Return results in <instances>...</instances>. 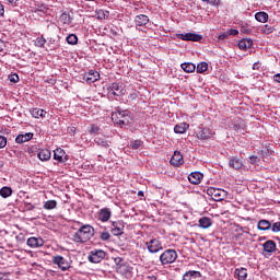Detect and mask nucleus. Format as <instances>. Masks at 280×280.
Listing matches in <instances>:
<instances>
[{
  "label": "nucleus",
  "mask_w": 280,
  "mask_h": 280,
  "mask_svg": "<svg viewBox=\"0 0 280 280\" xmlns=\"http://www.w3.org/2000/svg\"><path fill=\"white\" fill-rule=\"evenodd\" d=\"M93 235H95V229L90 224H85L72 234V241H74L75 244H84L89 242Z\"/></svg>",
  "instance_id": "f257e3e1"
},
{
  "label": "nucleus",
  "mask_w": 280,
  "mask_h": 280,
  "mask_svg": "<svg viewBox=\"0 0 280 280\" xmlns=\"http://www.w3.org/2000/svg\"><path fill=\"white\" fill-rule=\"evenodd\" d=\"M112 119L114 124L124 128V126H129L132 122V114L128 109H121L119 107L112 114Z\"/></svg>",
  "instance_id": "f03ea898"
},
{
  "label": "nucleus",
  "mask_w": 280,
  "mask_h": 280,
  "mask_svg": "<svg viewBox=\"0 0 280 280\" xmlns=\"http://www.w3.org/2000/svg\"><path fill=\"white\" fill-rule=\"evenodd\" d=\"M207 195L210 196L214 202H220L229 196V192L222 188L209 187L207 189Z\"/></svg>",
  "instance_id": "7ed1b4c3"
},
{
  "label": "nucleus",
  "mask_w": 280,
  "mask_h": 280,
  "mask_svg": "<svg viewBox=\"0 0 280 280\" xmlns=\"http://www.w3.org/2000/svg\"><path fill=\"white\" fill-rule=\"evenodd\" d=\"M178 259V253L175 249H166L160 255V261L162 266H167L168 264H174Z\"/></svg>",
  "instance_id": "20e7f679"
},
{
  "label": "nucleus",
  "mask_w": 280,
  "mask_h": 280,
  "mask_svg": "<svg viewBox=\"0 0 280 280\" xmlns=\"http://www.w3.org/2000/svg\"><path fill=\"white\" fill-rule=\"evenodd\" d=\"M106 257V252L103 249H92L89 253L88 259L91 264H100Z\"/></svg>",
  "instance_id": "39448f33"
},
{
  "label": "nucleus",
  "mask_w": 280,
  "mask_h": 280,
  "mask_svg": "<svg viewBox=\"0 0 280 280\" xmlns=\"http://www.w3.org/2000/svg\"><path fill=\"white\" fill-rule=\"evenodd\" d=\"M52 264H55V266H58V268H60V270L62 272H67V270H69V268H71V264L68 262L67 258H65L62 256H54Z\"/></svg>",
  "instance_id": "423d86ee"
},
{
  "label": "nucleus",
  "mask_w": 280,
  "mask_h": 280,
  "mask_svg": "<svg viewBox=\"0 0 280 280\" xmlns=\"http://www.w3.org/2000/svg\"><path fill=\"white\" fill-rule=\"evenodd\" d=\"M109 95H116L117 97H121V95H126V88L122 83H113L108 88Z\"/></svg>",
  "instance_id": "0eeeda50"
},
{
  "label": "nucleus",
  "mask_w": 280,
  "mask_h": 280,
  "mask_svg": "<svg viewBox=\"0 0 280 280\" xmlns=\"http://www.w3.org/2000/svg\"><path fill=\"white\" fill-rule=\"evenodd\" d=\"M145 246L149 250V253L151 254H156L160 250H163V244L161 243V241L153 238L149 242L145 243Z\"/></svg>",
  "instance_id": "6e6552de"
},
{
  "label": "nucleus",
  "mask_w": 280,
  "mask_h": 280,
  "mask_svg": "<svg viewBox=\"0 0 280 280\" xmlns=\"http://www.w3.org/2000/svg\"><path fill=\"white\" fill-rule=\"evenodd\" d=\"M26 245L28 248H43V246H45V240L40 236H31L27 238Z\"/></svg>",
  "instance_id": "1a4fd4ad"
},
{
  "label": "nucleus",
  "mask_w": 280,
  "mask_h": 280,
  "mask_svg": "<svg viewBox=\"0 0 280 280\" xmlns=\"http://www.w3.org/2000/svg\"><path fill=\"white\" fill-rule=\"evenodd\" d=\"M179 40H191L192 43H200L202 35L196 33H180L177 34Z\"/></svg>",
  "instance_id": "9d476101"
},
{
  "label": "nucleus",
  "mask_w": 280,
  "mask_h": 280,
  "mask_svg": "<svg viewBox=\"0 0 280 280\" xmlns=\"http://www.w3.org/2000/svg\"><path fill=\"white\" fill-rule=\"evenodd\" d=\"M212 136H213V131H211L209 128H199L196 131V137L200 141H205L207 139H211Z\"/></svg>",
  "instance_id": "9b49d317"
},
{
  "label": "nucleus",
  "mask_w": 280,
  "mask_h": 280,
  "mask_svg": "<svg viewBox=\"0 0 280 280\" xmlns=\"http://www.w3.org/2000/svg\"><path fill=\"white\" fill-rule=\"evenodd\" d=\"M170 163L171 165H174V167H180V165L185 163V160L183 159V153H180V151H175L171 158Z\"/></svg>",
  "instance_id": "f8f14e48"
},
{
  "label": "nucleus",
  "mask_w": 280,
  "mask_h": 280,
  "mask_svg": "<svg viewBox=\"0 0 280 280\" xmlns=\"http://www.w3.org/2000/svg\"><path fill=\"white\" fill-rule=\"evenodd\" d=\"M124 221H113L112 222V234L115 236L124 235Z\"/></svg>",
  "instance_id": "ddd939ff"
},
{
  "label": "nucleus",
  "mask_w": 280,
  "mask_h": 280,
  "mask_svg": "<svg viewBox=\"0 0 280 280\" xmlns=\"http://www.w3.org/2000/svg\"><path fill=\"white\" fill-rule=\"evenodd\" d=\"M202 178H205V175L200 172H192L188 175V180L191 185H200V183H202Z\"/></svg>",
  "instance_id": "4468645a"
},
{
  "label": "nucleus",
  "mask_w": 280,
  "mask_h": 280,
  "mask_svg": "<svg viewBox=\"0 0 280 280\" xmlns=\"http://www.w3.org/2000/svg\"><path fill=\"white\" fill-rule=\"evenodd\" d=\"M113 215V211L109 208H103L98 212V220L101 222H108Z\"/></svg>",
  "instance_id": "2eb2a0df"
},
{
  "label": "nucleus",
  "mask_w": 280,
  "mask_h": 280,
  "mask_svg": "<svg viewBox=\"0 0 280 280\" xmlns=\"http://www.w3.org/2000/svg\"><path fill=\"white\" fill-rule=\"evenodd\" d=\"M85 82H89V84H93V82H97L100 80V72L95 70H90L89 73L84 75Z\"/></svg>",
  "instance_id": "dca6fc26"
},
{
  "label": "nucleus",
  "mask_w": 280,
  "mask_h": 280,
  "mask_svg": "<svg viewBox=\"0 0 280 280\" xmlns=\"http://www.w3.org/2000/svg\"><path fill=\"white\" fill-rule=\"evenodd\" d=\"M262 248L265 253L272 255V253L277 250V243H275L272 240H269L262 244Z\"/></svg>",
  "instance_id": "f3484780"
},
{
  "label": "nucleus",
  "mask_w": 280,
  "mask_h": 280,
  "mask_svg": "<svg viewBox=\"0 0 280 280\" xmlns=\"http://www.w3.org/2000/svg\"><path fill=\"white\" fill-rule=\"evenodd\" d=\"M150 23V18L145 14H139L135 18V25L137 27H143V25H148Z\"/></svg>",
  "instance_id": "a211bd4d"
},
{
  "label": "nucleus",
  "mask_w": 280,
  "mask_h": 280,
  "mask_svg": "<svg viewBox=\"0 0 280 280\" xmlns=\"http://www.w3.org/2000/svg\"><path fill=\"white\" fill-rule=\"evenodd\" d=\"M54 159L55 161H58L59 163H66L67 162V153L62 149H56L54 151Z\"/></svg>",
  "instance_id": "6ab92c4d"
},
{
  "label": "nucleus",
  "mask_w": 280,
  "mask_h": 280,
  "mask_svg": "<svg viewBox=\"0 0 280 280\" xmlns=\"http://www.w3.org/2000/svg\"><path fill=\"white\" fill-rule=\"evenodd\" d=\"M200 277H202L200 271L190 270L184 273L183 280H200Z\"/></svg>",
  "instance_id": "aec40b11"
},
{
  "label": "nucleus",
  "mask_w": 280,
  "mask_h": 280,
  "mask_svg": "<svg viewBox=\"0 0 280 280\" xmlns=\"http://www.w3.org/2000/svg\"><path fill=\"white\" fill-rule=\"evenodd\" d=\"M34 139V133L32 132H26V133H21L15 138V142L18 143H27V141H32Z\"/></svg>",
  "instance_id": "412c9836"
},
{
  "label": "nucleus",
  "mask_w": 280,
  "mask_h": 280,
  "mask_svg": "<svg viewBox=\"0 0 280 280\" xmlns=\"http://www.w3.org/2000/svg\"><path fill=\"white\" fill-rule=\"evenodd\" d=\"M229 166L232 167V170H242L244 162L240 158H232L229 162Z\"/></svg>",
  "instance_id": "4be33fe9"
},
{
  "label": "nucleus",
  "mask_w": 280,
  "mask_h": 280,
  "mask_svg": "<svg viewBox=\"0 0 280 280\" xmlns=\"http://www.w3.org/2000/svg\"><path fill=\"white\" fill-rule=\"evenodd\" d=\"M187 130H189V124H187V122H180L174 127V132L176 135H185V132H187Z\"/></svg>",
  "instance_id": "5701e85b"
},
{
  "label": "nucleus",
  "mask_w": 280,
  "mask_h": 280,
  "mask_svg": "<svg viewBox=\"0 0 280 280\" xmlns=\"http://www.w3.org/2000/svg\"><path fill=\"white\" fill-rule=\"evenodd\" d=\"M212 224H213V222L211 221V218H209V217H202L198 221V226L200 229H211Z\"/></svg>",
  "instance_id": "b1692460"
},
{
  "label": "nucleus",
  "mask_w": 280,
  "mask_h": 280,
  "mask_svg": "<svg viewBox=\"0 0 280 280\" xmlns=\"http://www.w3.org/2000/svg\"><path fill=\"white\" fill-rule=\"evenodd\" d=\"M257 229L258 231H270V229H272V223L266 219H262L258 221Z\"/></svg>",
  "instance_id": "393cba45"
},
{
  "label": "nucleus",
  "mask_w": 280,
  "mask_h": 280,
  "mask_svg": "<svg viewBox=\"0 0 280 280\" xmlns=\"http://www.w3.org/2000/svg\"><path fill=\"white\" fill-rule=\"evenodd\" d=\"M253 47V39L250 38H243L238 42V49L245 51V49H250Z\"/></svg>",
  "instance_id": "a878e982"
},
{
  "label": "nucleus",
  "mask_w": 280,
  "mask_h": 280,
  "mask_svg": "<svg viewBox=\"0 0 280 280\" xmlns=\"http://www.w3.org/2000/svg\"><path fill=\"white\" fill-rule=\"evenodd\" d=\"M31 115L35 119H40V117L43 118L47 115V112L45 109H40V108H33V109H31Z\"/></svg>",
  "instance_id": "bb28decb"
},
{
  "label": "nucleus",
  "mask_w": 280,
  "mask_h": 280,
  "mask_svg": "<svg viewBox=\"0 0 280 280\" xmlns=\"http://www.w3.org/2000/svg\"><path fill=\"white\" fill-rule=\"evenodd\" d=\"M38 159L39 161H49L51 159V151L48 149H43L38 152Z\"/></svg>",
  "instance_id": "cd10ccee"
},
{
  "label": "nucleus",
  "mask_w": 280,
  "mask_h": 280,
  "mask_svg": "<svg viewBox=\"0 0 280 280\" xmlns=\"http://www.w3.org/2000/svg\"><path fill=\"white\" fill-rule=\"evenodd\" d=\"M180 67L185 73H194V71H196V65L191 62H184L180 65Z\"/></svg>",
  "instance_id": "c85d7f7f"
},
{
  "label": "nucleus",
  "mask_w": 280,
  "mask_h": 280,
  "mask_svg": "<svg viewBox=\"0 0 280 280\" xmlns=\"http://www.w3.org/2000/svg\"><path fill=\"white\" fill-rule=\"evenodd\" d=\"M255 19L258 21V23H268V13L264 11L257 12L255 14Z\"/></svg>",
  "instance_id": "c756f323"
},
{
  "label": "nucleus",
  "mask_w": 280,
  "mask_h": 280,
  "mask_svg": "<svg viewBox=\"0 0 280 280\" xmlns=\"http://www.w3.org/2000/svg\"><path fill=\"white\" fill-rule=\"evenodd\" d=\"M95 144L96 145H101L102 148H109L110 147V142L106 139H104L103 137H96L94 139Z\"/></svg>",
  "instance_id": "7c9ffc66"
},
{
  "label": "nucleus",
  "mask_w": 280,
  "mask_h": 280,
  "mask_svg": "<svg viewBox=\"0 0 280 280\" xmlns=\"http://www.w3.org/2000/svg\"><path fill=\"white\" fill-rule=\"evenodd\" d=\"M234 275H236L240 280H245L246 277H248V272H247L246 268L235 269Z\"/></svg>",
  "instance_id": "2f4dec72"
},
{
  "label": "nucleus",
  "mask_w": 280,
  "mask_h": 280,
  "mask_svg": "<svg viewBox=\"0 0 280 280\" xmlns=\"http://www.w3.org/2000/svg\"><path fill=\"white\" fill-rule=\"evenodd\" d=\"M0 196L2 198H10L12 196V188L4 186L0 189Z\"/></svg>",
  "instance_id": "473e14b6"
},
{
  "label": "nucleus",
  "mask_w": 280,
  "mask_h": 280,
  "mask_svg": "<svg viewBox=\"0 0 280 280\" xmlns=\"http://www.w3.org/2000/svg\"><path fill=\"white\" fill-rule=\"evenodd\" d=\"M58 207V202L56 200H48L44 203V209L47 211H51V209H56Z\"/></svg>",
  "instance_id": "72a5a7b5"
},
{
  "label": "nucleus",
  "mask_w": 280,
  "mask_h": 280,
  "mask_svg": "<svg viewBox=\"0 0 280 280\" xmlns=\"http://www.w3.org/2000/svg\"><path fill=\"white\" fill-rule=\"evenodd\" d=\"M68 45H78V35L75 34H70L66 38Z\"/></svg>",
  "instance_id": "f704fd0d"
},
{
  "label": "nucleus",
  "mask_w": 280,
  "mask_h": 280,
  "mask_svg": "<svg viewBox=\"0 0 280 280\" xmlns=\"http://www.w3.org/2000/svg\"><path fill=\"white\" fill-rule=\"evenodd\" d=\"M207 69H209V63H207L205 61L197 65V73H205V71H207Z\"/></svg>",
  "instance_id": "c9c22d12"
},
{
  "label": "nucleus",
  "mask_w": 280,
  "mask_h": 280,
  "mask_svg": "<svg viewBox=\"0 0 280 280\" xmlns=\"http://www.w3.org/2000/svg\"><path fill=\"white\" fill-rule=\"evenodd\" d=\"M47 43V39L45 37H37L35 40V46L36 47H45V44Z\"/></svg>",
  "instance_id": "e433bc0d"
},
{
  "label": "nucleus",
  "mask_w": 280,
  "mask_h": 280,
  "mask_svg": "<svg viewBox=\"0 0 280 280\" xmlns=\"http://www.w3.org/2000/svg\"><path fill=\"white\" fill-rule=\"evenodd\" d=\"M143 145V141L141 140H135L131 144L132 150H139Z\"/></svg>",
  "instance_id": "4c0bfd02"
},
{
  "label": "nucleus",
  "mask_w": 280,
  "mask_h": 280,
  "mask_svg": "<svg viewBox=\"0 0 280 280\" xmlns=\"http://www.w3.org/2000/svg\"><path fill=\"white\" fill-rule=\"evenodd\" d=\"M8 145V138L0 136V150H3Z\"/></svg>",
  "instance_id": "58836bf2"
},
{
  "label": "nucleus",
  "mask_w": 280,
  "mask_h": 280,
  "mask_svg": "<svg viewBox=\"0 0 280 280\" xmlns=\"http://www.w3.org/2000/svg\"><path fill=\"white\" fill-rule=\"evenodd\" d=\"M271 231H272V233H279L280 232V221L271 224Z\"/></svg>",
  "instance_id": "ea45409f"
},
{
  "label": "nucleus",
  "mask_w": 280,
  "mask_h": 280,
  "mask_svg": "<svg viewBox=\"0 0 280 280\" xmlns=\"http://www.w3.org/2000/svg\"><path fill=\"white\" fill-rule=\"evenodd\" d=\"M101 240H102L103 242H106V241L110 240V233H108V232H102V233H101Z\"/></svg>",
  "instance_id": "a19ab883"
},
{
  "label": "nucleus",
  "mask_w": 280,
  "mask_h": 280,
  "mask_svg": "<svg viewBox=\"0 0 280 280\" xmlns=\"http://www.w3.org/2000/svg\"><path fill=\"white\" fill-rule=\"evenodd\" d=\"M90 132H91V135H100V127L92 125Z\"/></svg>",
  "instance_id": "79ce46f5"
},
{
  "label": "nucleus",
  "mask_w": 280,
  "mask_h": 280,
  "mask_svg": "<svg viewBox=\"0 0 280 280\" xmlns=\"http://www.w3.org/2000/svg\"><path fill=\"white\" fill-rule=\"evenodd\" d=\"M9 80H10V82H13L14 84H16V82H19V74L13 73V74L9 75Z\"/></svg>",
  "instance_id": "37998d69"
},
{
  "label": "nucleus",
  "mask_w": 280,
  "mask_h": 280,
  "mask_svg": "<svg viewBox=\"0 0 280 280\" xmlns=\"http://www.w3.org/2000/svg\"><path fill=\"white\" fill-rule=\"evenodd\" d=\"M262 32H264V34H272L273 28L271 26H268V24H267L262 27Z\"/></svg>",
  "instance_id": "c03bdc74"
},
{
  "label": "nucleus",
  "mask_w": 280,
  "mask_h": 280,
  "mask_svg": "<svg viewBox=\"0 0 280 280\" xmlns=\"http://www.w3.org/2000/svg\"><path fill=\"white\" fill-rule=\"evenodd\" d=\"M237 34H240V31H237L236 28H230L228 31V36H237Z\"/></svg>",
  "instance_id": "a18cd8bd"
},
{
  "label": "nucleus",
  "mask_w": 280,
  "mask_h": 280,
  "mask_svg": "<svg viewBox=\"0 0 280 280\" xmlns=\"http://www.w3.org/2000/svg\"><path fill=\"white\" fill-rule=\"evenodd\" d=\"M106 16H108V11H98V19H106Z\"/></svg>",
  "instance_id": "49530a36"
},
{
  "label": "nucleus",
  "mask_w": 280,
  "mask_h": 280,
  "mask_svg": "<svg viewBox=\"0 0 280 280\" xmlns=\"http://www.w3.org/2000/svg\"><path fill=\"white\" fill-rule=\"evenodd\" d=\"M219 40H226L229 38V32H224L218 36Z\"/></svg>",
  "instance_id": "de8ad7c7"
},
{
  "label": "nucleus",
  "mask_w": 280,
  "mask_h": 280,
  "mask_svg": "<svg viewBox=\"0 0 280 280\" xmlns=\"http://www.w3.org/2000/svg\"><path fill=\"white\" fill-rule=\"evenodd\" d=\"M137 97H139V94H137V92H133V93H131V94L129 95V100H131V101L137 100Z\"/></svg>",
  "instance_id": "09e8293b"
},
{
  "label": "nucleus",
  "mask_w": 280,
  "mask_h": 280,
  "mask_svg": "<svg viewBox=\"0 0 280 280\" xmlns=\"http://www.w3.org/2000/svg\"><path fill=\"white\" fill-rule=\"evenodd\" d=\"M3 49H5V42L0 39V51H3Z\"/></svg>",
  "instance_id": "8fccbe9b"
},
{
  "label": "nucleus",
  "mask_w": 280,
  "mask_h": 280,
  "mask_svg": "<svg viewBox=\"0 0 280 280\" xmlns=\"http://www.w3.org/2000/svg\"><path fill=\"white\" fill-rule=\"evenodd\" d=\"M144 280H156V276H154V275L147 276V277H144Z\"/></svg>",
  "instance_id": "3c124183"
},
{
  "label": "nucleus",
  "mask_w": 280,
  "mask_h": 280,
  "mask_svg": "<svg viewBox=\"0 0 280 280\" xmlns=\"http://www.w3.org/2000/svg\"><path fill=\"white\" fill-rule=\"evenodd\" d=\"M5 13V9L3 8V4H0V16H3Z\"/></svg>",
  "instance_id": "603ef678"
},
{
  "label": "nucleus",
  "mask_w": 280,
  "mask_h": 280,
  "mask_svg": "<svg viewBox=\"0 0 280 280\" xmlns=\"http://www.w3.org/2000/svg\"><path fill=\"white\" fill-rule=\"evenodd\" d=\"M273 80L280 84V73L273 75Z\"/></svg>",
  "instance_id": "864d4df0"
},
{
  "label": "nucleus",
  "mask_w": 280,
  "mask_h": 280,
  "mask_svg": "<svg viewBox=\"0 0 280 280\" xmlns=\"http://www.w3.org/2000/svg\"><path fill=\"white\" fill-rule=\"evenodd\" d=\"M138 196H139V198H143V196H145V194L143 192V190H139Z\"/></svg>",
  "instance_id": "5fc2aeb1"
},
{
  "label": "nucleus",
  "mask_w": 280,
  "mask_h": 280,
  "mask_svg": "<svg viewBox=\"0 0 280 280\" xmlns=\"http://www.w3.org/2000/svg\"><path fill=\"white\" fill-rule=\"evenodd\" d=\"M253 69H254V70L259 69V62H255V63L253 65Z\"/></svg>",
  "instance_id": "6e6d98bb"
},
{
  "label": "nucleus",
  "mask_w": 280,
  "mask_h": 280,
  "mask_svg": "<svg viewBox=\"0 0 280 280\" xmlns=\"http://www.w3.org/2000/svg\"><path fill=\"white\" fill-rule=\"evenodd\" d=\"M119 270H125L126 271V270H128V267L126 265H122V266L119 267Z\"/></svg>",
  "instance_id": "4d7b16f0"
},
{
  "label": "nucleus",
  "mask_w": 280,
  "mask_h": 280,
  "mask_svg": "<svg viewBox=\"0 0 280 280\" xmlns=\"http://www.w3.org/2000/svg\"><path fill=\"white\" fill-rule=\"evenodd\" d=\"M28 209L30 211H32V209H34V206L32 203H28Z\"/></svg>",
  "instance_id": "13d9d810"
},
{
  "label": "nucleus",
  "mask_w": 280,
  "mask_h": 280,
  "mask_svg": "<svg viewBox=\"0 0 280 280\" xmlns=\"http://www.w3.org/2000/svg\"><path fill=\"white\" fill-rule=\"evenodd\" d=\"M0 280H5V277L3 276V273H0Z\"/></svg>",
  "instance_id": "bf43d9fd"
},
{
  "label": "nucleus",
  "mask_w": 280,
  "mask_h": 280,
  "mask_svg": "<svg viewBox=\"0 0 280 280\" xmlns=\"http://www.w3.org/2000/svg\"><path fill=\"white\" fill-rule=\"evenodd\" d=\"M9 1V3H16V1H19V0H8Z\"/></svg>",
  "instance_id": "052dcab7"
},
{
  "label": "nucleus",
  "mask_w": 280,
  "mask_h": 280,
  "mask_svg": "<svg viewBox=\"0 0 280 280\" xmlns=\"http://www.w3.org/2000/svg\"><path fill=\"white\" fill-rule=\"evenodd\" d=\"M234 130H240V127H237V125H235Z\"/></svg>",
  "instance_id": "680f3d73"
},
{
  "label": "nucleus",
  "mask_w": 280,
  "mask_h": 280,
  "mask_svg": "<svg viewBox=\"0 0 280 280\" xmlns=\"http://www.w3.org/2000/svg\"><path fill=\"white\" fill-rule=\"evenodd\" d=\"M62 16H65V19H68L67 14H63Z\"/></svg>",
  "instance_id": "e2e57ef3"
},
{
  "label": "nucleus",
  "mask_w": 280,
  "mask_h": 280,
  "mask_svg": "<svg viewBox=\"0 0 280 280\" xmlns=\"http://www.w3.org/2000/svg\"><path fill=\"white\" fill-rule=\"evenodd\" d=\"M249 159H250V161H253V159H255V156H250Z\"/></svg>",
  "instance_id": "0e129e2a"
},
{
  "label": "nucleus",
  "mask_w": 280,
  "mask_h": 280,
  "mask_svg": "<svg viewBox=\"0 0 280 280\" xmlns=\"http://www.w3.org/2000/svg\"><path fill=\"white\" fill-rule=\"evenodd\" d=\"M201 1L207 2V1H209V0H201Z\"/></svg>",
  "instance_id": "69168bd1"
},
{
  "label": "nucleus",
  "mask_w": 280,
  "mask_h": 280,
  "mask_svg": "<svg viewBox=\"0 0 280 280\" xmlns=\"http://www.w3.org/2000/svg\"><path fill=\"white\" fill-rule=\"evenodd\" d=\"M66 23H70V22L68 21V22H66Z\"/></svg>",
  "instance_id": "338daca9"
}]
</instances>
